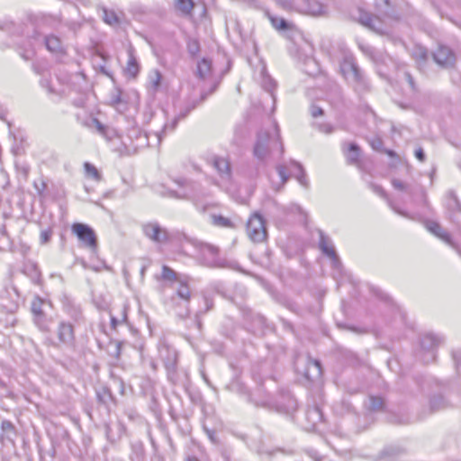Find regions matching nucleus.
Instances as JSON below:
<instances>
[{"mask_svg": "<svg viewBox=\"0 0 461 461\" xmlns=\"http://www.w3.org/2000/svg\"><path fill=\"white\" fill-rule=\"evenodd\" d=\"M340 71L357 93L361 94L369 90V82L352 55L344 56L340 62Z\"/></svg>", "mask_w": 461, "mask_h": 461, "instance_id": "nucleus-1", "label": "nucleus"}, {"mask_svg": "<svg viewBox=\"0 0 461 461\" xmlns=\"http://www.w3.org/2000/svg\"><path fill=\"white\" fill-rule=\"evenodd\" d=\"M279 130L277 124H275L270 130H261L257 136L253 149V155L258 160H264L270 152V144H278L280 151L283 153L284 148L279 142Z\"/></svg>", "mask_w": 461, "mask_h": 461, "instance_id": "nucleus-2", "label": "nucleus"}, {"mask_svg": "<svg viewBox=\"0 0 461 461\" xmlns=\"http://www.w3.org/2000/svg\"><path fill=\"white\" fill-rule=\"evenodd\" d=\"M284 9L296 8L303 14L312 16L322 15L326 12L323 0H276Z\"/></svg>", "mask_w": 461, "mask_h": 461, "instance_id": "nucleus-3", "label": "nucleus"}, {"mask_svg": "<svg viewBox=\"0 0 461 461\" xmlns=\"http://www.w3.org/2000/svg\"><path fill=\"white\" fill-rule=\"evenodd\" d=\"M218 84L214 83L208 91L203 90L200 95L199 99H191L188 100L185 105L181 108L179 113L173 119L170 124L166 123L163 127V132H172L178 122L181 119L185 118L193 110H194L198 105H200L203 102L206 100V98L212 95L217 89Z\"/></svg>", "mask_w": 461, "mask_h": 461, "instance_id": "nucleus-4", "label": "nucleus"}, {"mask_svg": "<svg viewBox=\"0 0 461 461\" xmlns=\"http://www.w3.org/2000/svg\"><path fill=\"white\" fill-rule=\"evenodd\" d=\"M174 182L181 188L179 191L176 190H170L169 194L171 197L177 198V199H188L193 202L194 206L200 210L201 212H205L206 207L205 206H200V203L198 202V197L195 191V184L190 180H187L185 178H177L175 179Z\"/></svg>", "mask_w": 461, "mask_h": 461, "instance_id": "nucleus-5", "label": "nucleus"}, {"mask_svg": "<svg viewBox=\"0 0 461 461\" xmlns=\"http://www.w3.org/2000/svg\"><path fill=\"white\" fill-rule=\"evenodd\" d=\"M158 348L159 358L164 364V366L167 372V376L170 380H173L176 372L177 352L165 340H159Z\"/></svg>", "mask_w": 461, "mask_h": 461, "instance_id": "nucleus-6", "label": "nucleus"}, {"mask_svg": "<svg viewBox=\"0 0 461 461\" xmlns=\"http://www.w3.org/2000/svg\"><path fill=\"white\" fill-rule=\"evenodd\" d=\"M72 232L77 237L82 245L95 251L97 249V237L95 230L87 224L76 222L71 227Z\"/></svg>", "mask_w": 461, "mask_h": 461, "instance_id": "nucleus-7", "label": "nucleus"}, {"mask_svg": "<svg viewBox=\"0 0 461 461\" xmlns=\"http://www.w3.org/2000/svg\"><path fill=\"white\" fill-rule=\"evenodd\" d=\"M247 232L254 242H262L267 238L266 222L262 215L255 212L248 221Z\"/></svg>", "mask_w": 461, "mask_h": 461, "instance_id": "nucleus-8", "label": "nucleus"}, {"mask_svg": "<svg viewBox=\"0 0 461 461\" xmlns=\"http://www.w3.org/2000/svg\"><path fill=\"white\" fill-rule=\"evenodd\" d=\"M141 230L144 236L156 244H165L170 240L167 230L158 221L143 223Z\"/></svg>", "mask_w": 461, "mask_h": 461, "instance_id": "nucleus-9", "label": "nucleus"}, {"mask_svg": "<svg viewBox=\"0 0 461 461\" xmlns=\"http://www.w3.org/2000/svg\"><path fill=\"white\" fill-rule=\"evenodd\" d=\"M201 254L203 258L204 264L212 267H234L235 263L227 264L225 259L218 257V248L210 244H202L200 247Z\"/></svg>", "mask_w": 461, "mask_h": 461, "instance_id": "nucleus-10", "label": "nucleus"}, {"mask_svg": "<svg viewBox=\"0 0 461 461\" xmlns=\"http://www.w3.org/2000/svg\"><path fill=\"white\" fill-rule=\"evenodd\" d=\"M433 60L440 68L448 69L456 64V55L453 50L444 45H439L432 53Z\"/></svg>", "mask_w": 461, "mask_h": 461, "instance_id": "nucleus-11", "label": "nucleus"}, {"mask_svg": "<svg viewBox=\"0 0 461 461\" xmlns=\"http://www.w3.org/2000/svg\"><path fill=\"white\" fill-rule=\"evenodd\" d=\"M59 342L68 348L75 346L76 337L74 325L67 321H60L56 330Z\"/></svg>", "mask_w": 461, "mask_h": 461, "instance_id": "nucleus-12", "label": "nucleus"}, {"mask_svg": "<svg viewBox=\"0 0 461 461\" xmlns=\"http://www.w3.org/2000/svg\"><path fill=\"white\" fill-rule=\"evenodd\" d=\"M354 17L359 23L374 31L375 32L378 34L384 33L381 21L376 16H374L370 13L366 12L362 8H358L357 10V14H354Z\"/></svg>", "mask_w": 461, "mask_h": 461, "instance_id": "nucleus-13", "label": "nucleus"}, {"mask_svg": "<svg viewBox=\"0 0 461 461\" xmlns=\"http://www.w3.org/2000/svg\"><path fill=\"white\" fill-rule=\"evenodd\" d=\"M319 249L325 256H327L330 259L332 267L334 268H339L341 267V262L338 254L336 253L331 240L328 236H326L324 232L321 230H319Z\"/></svg>", "mask_w": 461, "mask_h": 461, "instance_id": "nucleus-14", "label": "nucleus"}, {"mask_svg": "<svg viewBox=\"0 0 461 461\" xmlns=\"http://www.w3.org/2000/svg\"><path fill=\"white\" fill-rule=\"evenodd\" d=\"M442 341L443 338L434 333H427L421 337L420 347L428 353V357L424 358L426 363L435 359L434 349L438 347Z\"/></svg>", "mask_w": 461, "mask_h": 461, "instance_id": "nucleus-15", "label": "nucleus"}, {"mask_svg": "<svg viewBox=\"0 0 461 461\" xmlns=\"http://www.w3.org/2000/svg\"><path fill=\"white\" fill-rule=\"evenodd\" d=\"M426 229L435 235L437 238L449 245L451 248L456 249L461 256V250L457 248L456 244L453 241L451 235L442 226L434 221H428L426 222Z\"/></svg>", "mask_w": 461, "mask_h": 461, "instance_id": "nucleus-16", "label": "nucleus"}, {"mask_svg": "<svg viewBox=\"0 0 461 461\" xmlns=\"http://www.w3.org/2000/svg\"><path fill=\"white\" fill-rule=\"evenodd\" d=\"M393 186L401 191H406L410 194L413 198L420 199L425 205L428 203L427 201V194L424 188L420 185L410 186L405 185L402 181L399 179L392 180Z\"/></svg>", "mask_w": 461, "mask_h": 461, "instance_id": "nucleus-17", "label": "nucleus"}, {"mask_svg": "<svg viewBox=\"0 0 461 461\" xmlns=\"http://www.w3.org/2000/svg\"><path fill=\"white\" fill-rule=\"evenodd\" d=\"M132 133L136 137L135 142H133L134 149H140L147 146H151L149 138L152 136L154 138V140L156 141V144L158 145L162 140V136L165 135L167 132H163V130L161 131L154 132L152 135L147 134L145 132H141L138 129L132 130Z\"/></svg>", "mask_w": 461, "mask_h": 461, "instance_id": "nucleus-18", "label": "nucleus"}, {"mask_svg": "<svg viewBox=\"0 0 461 461\" xmlns=\"http://www.w3.org/2000/svg\"><path fill=\"white\" fill-rule=\"evenodd\" d=\"M34 41L45 45L46 49L53 53H59L62 51V43L59 37L55 35H43L41 36L37 32L33 34Z\"/></svg>", "mask_w": 461, "mask_h": 461, "instance_id": "nucleus-19", "label": "nucleus"}, {"mask_svg": "<svg viewBox=\"0 0 461 461\" xmlns=\"http://www.w3.org/2000/svg\"><path fill=\"white\" fill-rule=\"evenodd\" d=\"M128 61L125 68V74L131 78H135L140 72V64L135 56V49L131 44L127 48Z\"/></svg>", "mask_w": 461, "mask_h": 461, "instance_id": "nucleus-20", "label": "nucleus"}, {"mask_svg": "<svg viewBox=\"0 0 461 461\" xmlns=\"http://www.w3.org/2000/svg\"><path fill=\"white\" fill-rule=\"evenodd\" d=\"M321 375L322 368L321 362L317 359L308 357L304 369V376L310 381H315L320 379Z\"/></svg>", "mask_w": 461, "mask_h": 461, "instance_id": "nucleus-21", "label": "nucleus"}, {"mask_svg": "<svg viewBox=\"0 0 461 461\" xmlns=\"http://www.w3.org/2000/svg\"><path fill=\"white\" fill-rule=\"evenodd\" d=\"M213 167L217 170L219 176L222 180H230L231 176L230 162L221 157H215L213 158Z\"/></svg>", "mask_w": 461, "mask_h": 461, "instance_id": "nucleus-22", "label": "nucleus"}, {"mask_svg": "<svg viewBox=\"0 0 461 461\" xmlns=\"http://www.w3.org/2000/svg\"><path fill=\"white\" fill-rule=\"evenodd\" d=\"M63 309L65 312L76 322L82 319V310L78 304H76L71 299L65 297L63 300Z\"/></svg>", "mask_w": 461, "mask_h": 461, "instance_id": "nucleus-23", "label": "nucleus"}, {"mask_svg": "<svg viewBox=\"0 0 461 461\" xmlns=\"http://www.w3.org/2000/svg\"><path fill=\"white\" fill-rule=\"evenodd\" d=\"M103 21L110 26L116 27L122 23L121 16L113 10L104 6L100 8Z\"/></svg>", "mask_w": 461, "mask_h": 461, "instance_id": "nucleus-24", "label": "nucleus"}, {"mask_svg": "<svg viewBox=\"0 0 461 461\" xmlns=\"http://www.w3.org/2000/svg\"><path fill=\"white\" fill-rule=\"evenodd\" d=\"M291 174L297 179V181L304 187H307L309 185L306 173L302 164L297 161H291Z\"/></svg>", "mask_w": 461, "mask_h": 461, "instance_id": "nucleus-25", "label": "nucleus"}, {"mask_svg": "<svg viewBox=\"0 0 461 461\" xmlns=\"http://www.w3.org/2000/svg\"><path fill=\"white\" fill-rule=\"evenodd\" d=\"M412 57L419 69L423 70L429 59L428 50L421 46H416L412 51Z\"/></svg>", "mask_w": 461, "mask_h": 461, "instance_id": "nucleus-26", "label": "nucleus"}, {"mask_svg": "<svg viewBox=\"0 0 461 461\" xmlns=\"http://www.w3.org/2000/svg\"><path fill=\"white\" fill-rule=\"evenodd\" d=\"M343 150L349 164H357L358 162L361 151L357 143L351 142L348 144L347 149L344 146Z\"/></svg>", "mask_w": 461, "mask_h": 461, "instance_id": "nucleus-27", "label": "nucleus"}, {"mask_svg": "<svg viewBox=\"0 0 461 461\" xmlns=\"http://www.w3.org/2000/svg\"><path fill=\"white\" fill-rule=\"evenodd\" d=\"M211 71L212 62L210 59L203 58L198 61L195 72V75L198 78L205 80L211 75Z\"/></svg>", "mask_w": 461, "mask_h": 461, "instance_id": "nucleus-28", "label": "nucleus"}, {"mask_svg": "<svg viewBox=\"0 0 461 461\" xmlns=\"http://www.w3.org/2000/svg\"><path fill=\"white\" fill-rule=\"evenodd\" d=\"M33 322L42 332H50L52 326V318L48 317L46 313L39 314L33 317Z\"/></svg>", "mask_w": 461, "mask_h": 461, "instance_id": "nucleus-29", "label": "nucleus"}, {"mask_svg": "<svg viewBox=\"0 0 461 461\" xmlns=\"http://www.w3.org/2000/svg\"><path fill=\"white\" fill-rule=\"evenodd\" d=\"M194 0H175V8L184 16L192 15L194 8Z\"/></svg>", "mask_w": 461, "mask_h": 461, "instance_id": "nucleus-30", "label": "nucleus"}, {"mask_svg": "<svg viewBox=\"0 0 461 461\" xmlns=\"http://www.w3.org/2000/svg\"><path fill=\"white\" fill-rule=\"evenodd\" d=\"M86 125L90 129H95L97 133L102 135L104 138L110 139V132L107 126L103 124L97 118H90L88 122H86Z\"/></svg>", "mask_w": 461, "mask_h": 461, "instance_id": "nucleus-31", "label": "nucleus"}, {"mask_svg": "<svg viewBox=\"0 0 461 461\" xmlns=\"http://www.w3.org/2000/svg\"><path fill=\"white\" fill-rule=\"evenodd\" d=\"M50 303L40 296H35L31 303V311L33 317L44 313V307L50 306Z\"/></svg>", "mask_w": 461, "mask_h": 461, "instance_id": "nucleus-32", "label": "nucleus"}, {"mask_svg": "<svg viewBox=\"0 0 461 461\" xmlns=\"http://www.w3.org/2000/svg\"><path fill=\"white\" fill-rule=\"evenodd\" d=\"M276 83L268 75L266 74L265 71L262 72V86L266 91H267L273 101H276V96L274 95V90L276 88Z\"/></svg>", "mask_w": 461, "mask_h": 461, "instance_id": "nucleus-33", "label": "nucleus"}, {"mask_svg": "<svg viewBox=\"0 0 461 461\" xmlns=\"http://www.w3.org/2000/svg\"><path fill=\"white\" fill-rule=\"evenodd\" d=\"M447 207L452 211H461V203L456 193L452 190L447 194Z\"/></svg>", "mask_w": 461, "mask_h": 461, "instance_id": "nucleus-34", "label": "nucleus"}, {"mask_svg": "<svg viewBox=\"0 0 461 461\" xmlns=\"http://www.w3.org/2000/svg\"><path fill=\"white\" fill-rule=\"evenodd\" d=\"M186 50L188 54L194 59L200 53V42L195 38H188L186 41Z\"/></svg>", "mask_w": 461, "mask_h": 461, "instance_id": "nucleus-35", "label": "nucleus"}, {"mask_svg": "<svg viewBox=\"0 0 461 461\" xmlns=\"http://www.w3.org/2000/svg\"><path fill=\"white\" fill-rule=\"evenodd\" d=\"M429 406L432 411H438L447 406V402L442 395H434L429 400Z\"/></svg>", "mask_w": 461, "mask_h": 461, "instance_id": "nucleus-36", "label": "nucleus"}, {"mask_svg": "<svg viewBox=\"0 0 461 461\" xmlns=\"http://www.w3.org/2000/svg\"><path fill=\"white\" fill-rule=\"evenodd\" d=\"M366 407L370 411H380L384 408V402L383 398L378 396H369L367 402L366 403Z\"/></svg>", "mask_w": 461, "mask_h": 461, "instance_id": "nucleus-37", "label": "nucleus"}, {"mask_svg": "<svg viewBox=\"0 0 461 461\" xmlns=\"http://www.w3.org/2000/svg\"><path fill=\"white\" fill-rule=\"evenodd\" d=\"M271 24L278 31H286L292 28V24L281 17H270Z\"/></svg>", "mask_w": 461, "mask_h": 461, "instance_id": "nucleus-38", "label": "nucleus"}, {"mask_svg": "<svg viewBox=\"0 0 461 461\" xmlns=\"http://www.w3.org/2000/svg\"><path fill=\"white\" fill-rule=\"evenodd\" d=\"M84 168L87 177H90L95 181L101 180V175L93 164L89 162H85Z\"/></svg>", "mask_w": 461, "mask_h": 461, "instance_id": "nucleus-39", "label": "nucleus"}, {"mask_svg": "<svg viewBox=\"0 0 461 461\" xmlns=\"http://www.w3.org/2000/svg\"><path fill=\"white\" fill-rule=\"evenodd\" d=\"M176 294H177V295L181 299H183V300H185L186 302L189 301V299H190V289H189V287H188V285H187V284L185 282L179 281V285L176 288Z\"/></svg>", "mask_w": 461, "mask_h": 461, "instance_id": "nucleus-40", "label": "nucleus"}, {"mask_svg": "<svg viewBox=\"0 0 461 461\" xmlns=\"http://www.w3.org/2000/svg\"><path fill=\"white\" fill-rule=\"evenodd\" d=\"M97 397L103 403H107L109 401H113V395L109 388L103 387L97 392Z\"/></svg>", "mask_w": 461, "mask_h": 461, "instance_id": "nucleus-41", "label": "nucleus"}, {"mask_svg": "<svg viewBox=\"0 0 461 461\" xmlns=\"http://www.w3.org/2000/svg\"><path fill=\"white\" fill-rule=\"evenodd\" d=\"M212 222L216 226L220 227H231V221L230 219L221 216V215H213L212 216Z\"/></svg>", "mask_w": 461, "mask_h": 461, "instance_id": "nucleus-42", "label": "nucleus"}, {"mask_svg": "<svg viewBox=\"0 0 461 461\" xmlns=\"http://www.w3.org/2000/svg\"><path fill=\"white\" fill-rule=\"evenodd\" d=\"M162 278L164 280L174 281L176 280V273L167 266L162 267Z\"/></svg>", "mask_w": 461, "mask_h": 461, "instance_id": "nucleus-43", "label": "nucleus"}, {"mask_svg": "<svg viewBox=\"0 0 461 461\" xmlns=\"http://www.w3.org/2000/svg\"><path fill=\"white\" fill-rule=\"evenodd\" d=\"M276 171L281 178L282 185H285L290 177V175L287 173L286 167L285 165H277Z\"/></svg>", "mask_w": 461, "mask_h": 461, "instance_id": "nucleus-44", "label": "nucleus"}, {"mask_svg": "<svg viewBox=\"0 0 461 461\" xmlns=\"http://www.w3.org/2000/svg\"><path fill=\"white\" fill-rule=\"evenodd\" d=\"M150 84L152 85L154 89H157L160 86L161 82V73L158 70H154L152 74L149 76Z\"/></svg>", "mask_w": 461, "mask_h": 461, "instance_id": "nucleus-45", "label": "nucleus"}, {"mask_svg": "<svg viewBox=\"0 0 461 461\" xmlns=\"http://www.w3.org/2000/svg\"><path fill=\"white\" fill-rule=\"evenodd\" d=\"M403 78H404V80L408 83V85H409V86H410L411 90L412 92H417L418 88H417L416 83H415V81H414V78H413V77L411 75V73H410V72H408V71H405V72L403 73Z\"/></svg>", "mask_w": 461, "mask_h": 461, "instance_id": "nucleus-46", "label": "nucleus"}, {"mask_svg": "<svg viewBox=\"0 0 461 461\" xmlns=\"http://www.w3.org/2000/svg\"><path fill=\"white\" fill-rule=\"evenodd\" d=\"M52 235V231L50 229L42 230L41 231L40 240L41 244H46L50 241Z\"/></svg>", "mask_w": 461, "mask_h": 461, "instance_id": "nucleus-47", "label": "nucleus"}, {"mask_svg": "<svg viewBox=\"0 0 461 461\" xmlns=\"http://www.w3.org/2000/svg\"><path fill=\"white\" fill-rule=\"evenodd\" d=\"M19 30L18 28H16V25L14 24H10V25H7L6 28H2L0 27V39L3 38L7 32H12V33H14V32H17Z\"/></svg>", "mask_w": 461, "mask_h": 461, "instance_id": "nucleus-48", "label": "nucleus"}, {"mask_svg": "<svg viewBox=\"0 0 461 461\" xmlns=\"http://www.w3.org/2000/svg\"><path fill=\"white\" fill-rule=\"evenodd\" d=\"M203 300V303H204V305H205V309H204V311L200 310V311L197 312V314H196L197 316H199L200 314H203V313L207 312H208V311H210V310L212 308V306H213V303H212V299H210V298H208V297L204 296Z\"/></svg>", "mask_w": 461, "mask_h": 461, "instance_id": "nucleus-49", "label": "nucleus"}, {"mask_svg": "<svg viewBox=\"0 0 461 461\" xmlns=\"http://www.w3.org/2000/svg\"><path fill=\"white\" fill-rule=\"evenodd\" d=\"M370 145L373 149L380 151L383 148V141L380 138H374L372 140H370Z\"/></svg>", "mask_w": 461, "mask_h": 461, "instance_id": "nucleus-50", "label": "nucleus"}, {"mask_svg": "<svg viewBox=\"0 0 461 461\" xmlns=\"http://www.w3.org/2000/svg\"><path fill=\"white\" fill-rule=\"evenodd\" d=\"M310 113L312 117L316 118L323 114V109L317 105H312L310 108Z\"/></svg>", "mask_w": 461, "mask_h": 461, "instance_id": "nucleus-51", "label": "nucleus"}, {"mask_svg": "<svg viewBox=\"0 0 461 461\" xmlns=\"http://www.w3.org/2000/svg\"><path fill=\"white\" fill-rule=\"evenodd\" d=\"M204 431L212 443L218 444V439H217V438L215 436V432L213 430L204 428Z\"/></svg>", "mask_w": 461, "mask_h": 461, "instance_id": "nucleus-52", "label": "nucleus"}, {"mask_svg": "<svg viewBox=\"0 0 461 461\" xmlns=\"http://www.w3.org/2000/svg\"><path fill=\"white\" fill-rule=\"evenodd\" d=\"M375 5L380 11H384L389 5V0H375Z\"/></svg>", "mask_w": 461, "mask_h": 461, "instance_id": "nucleus-53", "label": "nucleus"}, {"mask_svg": "<svg viewBox=\"0 0 461 461\" xmlns=\"http://www.w3.org/2000/svg\"><path fill=\"white\" fill-rule=\"evenodd\" d=\"M415 157L420 162H424L426 158V155L424 150L421 148H419L415 150Z\"/></svg>", "mask_w": 461, "mask_h": 461, "instance_id": "nucleus-54", "label": "nucleus"}, {"mask_svg": "<svg viewBox=\"0 0 461 461\" xmlns=\"http://www.w3.org/2000/svg\"><path fill=\"white\" fill-rule=\"evenodd\" d=\"M319 130L324 133H330L332 131V127L330 124H320Z\"/></svg>", "mask_w": 461, "mask_h": 461, "instance_id": "nucleus-55", "label": "nucleus"}, {"mask_svg": "<svg viewBox=\"0 0 461 461\" xmlns=\"http://www.w3.org/2000/svg\"><path fill=\"white\" fill-rule=\"evenodd\" d=\"M2 429L4 430H14V425L12 424L11 421H8V420H4L2 422Z\"/></svg>", "mask_w": 461, "mask_h": 461, "instance_id": "nucleus-56", "label": "nucleus"}, {"mask_svg": "<svg viewBox=\"0 0 461 461\" xmlns=\"http://www.w3.org/2000/svg\"><path fill=\"white\" fill-rule=\"evenodd\" d=\"M399 449L398 448H395V447H388L386 449H384V455L386 456H394V455H397L399 453Z\"/></svg>", "mask_w": 461, "mask_h": 461, "instance_id": "nucleus-57", "label": "nucleus"}, {"mask_svg": "<svg viewBox=\"0 0 461 461\" xmlns=\"http://www.w3.org/2000/svg\"><path fill=\"white\" fill-rule=\"evenodd\" d=\"M361 50L366 54V55H369L373 59H375L374 58V50L373 48L367 46V47H364V46H360Z\"/></svg>", "mask_w": 461, "mask_h": 461, "instance_id": "nucleus-58", "label": "nucleus"}, {"mask_svg": "<svg viewBox=\"0 0 461 461\" xmlns=\"http://www.w3.org/2000/svg\"><path fill=\"white\" fill-rule=\"evenodd\" d=\"M34 186H35L36 190L38 191V193L40 194H41L46 188V184L43 181H41V183L40 185L35 183Z\"/></svg>", "mask_w": 461, "mask_h": 461, "instance_id": "nucleus-59", "label": "nucleus"}, {"mask_svg": "<svg viewBox=\"0 0 461 461\" xmlns=\"http://www.w3.org/2000/svg\"><path fill=\"white\" fill-rule=\"evenodd\" d=\"M389 204H390V207H391V208H392V209H393L396 213H398V214H400V215H402V216H404V217H408V214H407V212H406L402 211V210H400V209L396 208L394 205H393V203H390Z\"/></svg>", "mask_w": 461, "mask_h": 461, "instance_id": "nucleus-60", "label": "nucleus"}, {"mask_svg": "<svg viewBox=\"0 0 461 461\" xmlns=\"http://www.w3.org/2000/svg\"><path fill=\"white\" fill-rule=\"evenodd\" d=\"M375 192L384 198L386 197V194L381 186H375Z\"/></svg>", "mask_w": 461, "mask_h": 461, "instance_id": "nucleus-61", "label": "nucleus"}, {"mask_svg": "<svg viewBox=\"0 0 461 461\" xmlns=\"http://www.w3.org/2000/svg\"><path fill=\"white\" fill-rule=\"evenodd\" d=\"M121 322L117 318L114 316H111V326L113 329H116L117 325Z\"/></svg>", "mask_w": 461, "mask_h": 461, "instance_id": "nucleus-62", "label": "nucleus"}, {"mask_svg": "<svg viewBox=\"0 0 461 461\" xmlns=\"http://www.w3.org/2000/svg\"><path fill=\"white\" fill-rule=\"evenodd\" d=\"M15 44H16V42H15V41H14L13 38L11 39V41H9L7 42V45H8V46H13V45H15Z\"/></svg>", "mask_w": 461, "mask_h": 461, "instance_id": "nucleus-63", "label": "nucleus"}, {"mask_svg": "<svg viewBox=\"0 0 461 461\" xmlns=\"http://www.w3.org/2000/svg\"><path fill=\"white\" fill-rule=\"evenodd\" d=\"M185 461H198V460L194 457H188Z\"/></svg>", "mask_w": 461, "mask_h": 461, "instance_id": "nucleus-64", "label": "nucleus"}]
</instances>
